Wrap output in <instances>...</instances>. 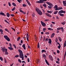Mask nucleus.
Instances as JSON below:
<instances>
[{
    "mask_svg": "<svg viewBox=\"0 0 66 66\" xmlns=\"http://www.w3.org/2000/svg\"><path fill=\"white\" fill-rule=\"evenodd\" d=\"M13 46L15 48V49H16V45H15L14 44H13Z\"/></svg>",
    "mask_w": 66,
    "mask_h": 66,
    "instance_id": "39",
    "label": "nucleus"
},
{
    "mask_svg": "<svg viewBox=\"0 0 66 66\" xmlns=\"http://www.w3.org/2000/svg\"><path fill=\"white\" fill-rule=\"evenodd\" d=\"M51 43H52V41L51 40V39H49V40L48 41V43L49 44H51Z\"/></svg>",
    "mask_w": 66,
    "mask_h": 66,
    "instance_id": "11",
    "label": "nucleus"
},
{
    "mask_svg": "<svg viewBox=\"0 0 66 66\" xmlns=\"http://www.w3.org/2000/svg\"><path fill=\"white\" fill-rule=\"evenodd\" d=\"M16 9V8L15 7H13V8L12 9V11H14Z\"/></svg>",
    "mask_w": 66,
    "mask_h": 66,
    "instance_id": "28",
    "label": "nucleus"
},
{
    "mask_svg": "<svg viewBox=\"0 0 66 66\" xmlns=\"http://www.w3.org/2000/svg\"><path fill=\"white\" fill-rule=\"evenodd\" d=\"M61 13H63V10H61L58 12V14H61Z\"/></svg>",
    "mask_w": 66,
    "mask_h": 66,
    "instance_id": "17",
    "label": "nucleus"
},
{
    "mask_svg": "<svg viewBox=\"0 0 66 66\" xmlns=\"http://www.w3.org/2000/svg\"><path fill=\"white\" fill-rule=\"evenodd\" d=\"M57 53H60V51L59 50H57Z\"/></svg>",
    "mask_w": 66,
    "mask_h": 66,
    "instance_id": "63",
    "label": "nucleus"
},
{
    "mask_svg": "<svg viewBox=\"0 0 66 66\" xmlns=\"http://www.w3.org/2000/svg\"><path fill=\"white\" fill-rule=\"evenodd\" d=\"M41 52L42 53H43V52H46V51L45 50H43L41 51Z\"/></svg>",
    "mask_w": 66,
    "mask_h": 66,
    "instance_id": "20",
    "label": "nucleus"
},
{
    "mask_svg": "<svg viewBox=\"0 0 66 66\" xmlns=\"http://www.w3.org/2000/svg\"><path fill=\"white\" fill-rule=\"evenodd\" d=\"M19 56V55H16L15 56V57H18Z\"/></svg>",
    "mask_w": 66,
    "mask_h": 66,
    "instance_id": "42",
    "label": "nucleus"
},
{
    "mask_svg": "<svg viewBox=\"0 0 66 66\" xmlns=\"http://www.w3.org/2000/svg\"><path fill=\"white\" fill-rule=\"evenodd\" d=\"M32 15V17H35V14L33 13Z\"/></svg>",
    "mask_w": 66,
    "mask_h": 66,
    "instance_id": "60",
    "label": "nucleus"
},
{
    "mask_svg": "<svg viewBox=\"0 0 66 66\" xmlns=\"http://www.w3.org/2000/svg\"><path fill=\"white\" fill-rule=\"evenodd\" d=\"M63 6H66V1H63Z\"/></svg>",
    "mask_w": 66,
    "mask_h": 66,
    "instance_id": "9",
    "label": "nucleus"
},
{
    "mask_svg": "<svg viewBox=\"0 0 66 66\" xmlns=\"http://www.w3.org/2000/svg\"><path fill=\"white\" fill-rule=\"evenodd\" d=\"M47 13H50V14H51V13H52V12H51H51L50 11H49L48 10H47Z\"/></svg>",
    "mask_w": 66,
    "mask_h": 66,
    "instance_id": "35",
    "label": "nucleus"
},
{
    "mask_svg": "<svg viewBox=\"0 0 66 66\" xmlns=\"http://www.w3.org/2000/svg\"><path fill=\"white\" fill-rule=\"evenodd\" d=\"M9 45L11 48H12V44H11L9 43Z\"/></svg>",
    "mask_w": 66,
    "mask_h": 66,
    "instance_id": "55",
    "label": "nucleus"
},
{
    "mask_svg": "<svg viewBox=\"0 0 66 66\" xmlns=\"http://www.w3.org/2000/svg\"><path fill=\"white\" fill-rule=\"evenodd\" d=\"M55 35V34L54 33H53V34H52L51 36V38H53V37Z\"/></svg>",
    "mask_w": 66,
    "mask_h": 66,
    "instance_id": "13",
    "label": "nucleus"
},
{
    "mask_svg": "<svg viewBox=\"0 0 66 66\" xmlns=\"http://www.w3.org/2000/svg\"><path fill=\"white\" fill-rule=\"evenodd\" d=\"M6 40L8 42H10V39L9 37L6 39Z\"/></svg>",
    "mask_w": 66,
    "mask_h": 66,
    "instance_id": "24",
    "label": "nucleus"
},
{
    "mask_svg": "<svg viewBox=\"0 0 66 66\" xmlns=\"http://www.w3.org/2000/svg\"><path fill=\"white\" fill-rule=\"evenodd\" d=\"M22 5L23 7H26V6H27V5H26L25 4H23Z\"/></svg>",
    "mask_w": 66,
    "mask_h": 66,
    "instance_id": "31",
    "label": "nucleus"
},
{
    "mask_svg": "<svg viewBox=\"0 0 66 66\" xmlns=\"http://www.w3.org/2000/svg\"><path fill=\"white\" fill-rule=\"evenodd\" d=\"M18 51L20 53L19 57L20 58L22 59V60H24V56H23V54L22 51L20 49H19Z\"/></svg>",
    "mask_w": 66,
    "mask_h": 66,
    "instance_id": "1",
    "label": "nucleus"
},
{
    "mask_svg": "<svg viewBox=\"0 0 66 66\" xmlns=\"http://www.w3.org/2000/svg\"><path fill=\"white\" fill-rule=\"evenodd\" d=\"M60 15L61 16H62V17H63V16H64V14H62L61 13H60Z\"/></svg>",
    "mask_w": 66,
    "mask_h": 66,
    "instance_id": "26",
    "label": "nucleus"
},
{
    "mask_svg": "<svg viewBox=\"0 0 66 66\" xmlns=\"http://www.w3.org/2000/svg\"><path fill=\"white\" fill-rule=\"evenodd\" d=\"M55 41L56 43L57 42V41H58V39H57V38L55 39Z\"/></svg>",
    "mask_w": 66,
    "mask_h": 66,
    "instance_id": "34",
    "label": "nucleus"
},
{
    "mask_svg": "<svg viewBox=\"0 0 66 66\" xmlns=\"http://www.w3.org/2000/svg\"><path fill=\"white\" fill-rule=\"evenodd\" d=\"M2 51L3 52H5V55H7V54H9V53L7 52V49L5 48L4 47H3L2 48Z\"/></svg>",
    "mask_w": 66,
    "mask_h": 66,
    "instance_id": "3",
    "label": "nucleus"
},
{
    "mask_svg": "<svg viewBox=\"0 0 66 66\" xmlns=\"http://www.w3.org/2000/svg\"><path fill=\"white\" fill-rule=\"evenodd\" d=\"M56 63H57V64H60V62H59V61H56Z\"/></svg>",
    "mask_w": 66,
    "mask_h": 66,
    "instance_id": "58",
    "label": "nucleus"
},
{
    "mask_svg": "<svg viewBox=\"0 0 66 66\" xmlns=\"http://www.w3.org/2000/svg\"><path fill=\"white\" fill-rule=\"evenodd\" d=\"M43 5L44 7H47L46 4H44Z\"/></svg>",
    "mask_w": 66,
    "mask_h": 66,
    "instance_id": "29",
    "label": "nucleus"
},
{
    "mask_svg": "<svg viewBox=\"0 0 66 66\" xmlns=\"http://www.w3.org/2000/svg\"><path fill=\"white\" fill-rule=\"evenodd\" d=\"M5 31H6L7 32H9V30L8 29H5Z\"/></svg>",
    "mask_w": 66,
    "mask_h": 66,
    "instance_id": "45",
    "label": "nucleus"
},
{
    "mask_svg": "<svg viewBox=\"0 0 66 66\" xmlns=\"http://www.w3.org/2000/svg\"><path fill=\"white\" fill-rule=\"evenodd\" d=\"M27 60L28 61V62H30V59L29 58H28L27 59Z\"/></svg>",
    "mask_w": 66,
    "mask_h": 66,
    "instance_id": "51",
    "label": "nucleus"
},
{
    "mask_svg": "<svg viewBox=\"0 0 66 66\" xmlns=\"http://www.w3.org/2000/svg\"><path fill=\"white\" fill-rule=\"evenodd\" d=\"M3 15L4 16H5V14H4V13L3 12H0V15Z\"/></svg>",
    "mask_w": 66,
    "mask_h": 66,
    "instance_id": "10",
    "label": "nucleus"
},
{
    "mask_svg": "<svg viewBox=\"0 0 66 66\" xmlns=\"http://www.w3.org/2000/svg\"><path fill=\"white\" fill-rule=\"evenodd\" d=\"M43 57H46V55L45 54H43Z\"/></svg>",
    "mask_w": 66,
    "mask_h": 66,
    "instance_id": "41",
    "label": "nucleus"
},
{
    "mask_svg": "<svg viewBox=\"0 0 66 66\" xmlns=\"http://www.w3.org/2000/svg\"><path fill=\"white\" fill-rule=\"evenodd\" d=\"M0 59L1 60V61H3V58L1 57H0Z\"/></svg>",
    "mask_w": 66,
    "mask_h": 66,
    "instance_id": "36",
    "label": "nucleus"
},
{
    "mask_svg": "<svg viewBox=\"0 0 66 66\" xmlns=\"http://www.w3.org/2000/svg\"><path fill=\"white\" fill-rule=\"evenodd\" d=\"M58 38L59 39V40L60 42H62V39L61 38V37H59Z\"/></svg>",
    "mask_w": 66,
    "mask_h": 66,
    "instance_id": "18",
    "label": "nucleus"
},
{
    "mask_svg": "<svg viewBox=\"0 0 66 66\" xmlns=\"http://www.w3.org/2000/svg\"><path fill=\"white\" fill-rule=\"evenodd\" d=\"M4 38H5V39H6L8 37V36L6 35L4 36Z\"/></svg>",
    "mask_w": 66,
    "mask_h": 66,
    "instance_id": "14",
    "label": "nucleus"
},
{
    "mask_svg": "<svg viewBox=\"0 0 66 66\" xmlns=\"http://www.w3.org/2000/svg\"><path fill=\"white\" fill-rule=\"evenodd\" d=\"M8 4L9 6H11V3H10V2H9L8 3Z\"/></svg>",
    "mask_w": 66,
    "mask_h": 66,
    "instance_id": "49",
    "label": "nucleus"
},
{
    "mask_svg": "<svg viewBox=\"0 0 66 66\" xmlns=\"http://www.w3.org/2000/svg\"><path fill=\"white\" fill-rule=\"evenodd\" d=\"M18 61L19 62H20V63H21V60H20V59H18Z\"/></svg>",
    "mask_w": 66,
    "mask_h": 66,
    "instance_id": "47",
    "label": "nucleus"
},
{
    "mask_svg": "<svg viewBox=\"0 0 66 66\" xmlns=\"http://www.w3.org/2000/svg\"><path fill=\"white\" fill-rule=\"evenodd\" d=\"M56 5H55V6L54 7V8H55L56 9V8H57L58 7Z\"/></svg>",
    "mask_w": 66,
    "mask_h": 66,
    "instance_id": "48",
    "label": "nucleus"
},
{
    "mask_svg": "<svg viewBox=\"0 0 66 66\" xmlns=\"http://www.w3.org/2000/svg\"><path fill=\"white\" fill-rule=\"evenodd\" d=\"M20 39V37H19L17 38V41H18Z\"/></svg>",
    "mask_w": 66,
    "mask_h": 66,
    "instance_id": "30",
    "label": "nucleus"
},
{
    "mask_svg": "<svg viewBox=\"0 0 66 66\" xmlns=\"http://www.w3.org/2000/svg\"><path fill=\"white\" fill-rule=\"evenodd\" d=\"M61 45H59V46H58V48H59V49H60L61 48Z\"/></svg>",
    "mask_w": 66,
    "mask_h": 66,
    "instance_id": "43",
    "label": "nucleus"
},
{
    "mask_svg": "<svg viewBox=\"0 0 66 66\" xmlns=\"http://www.w3.org/2000/svg\"><path fill=\"white\" fill-rule=\"evenodd\" d=\"M61 29H62V27H59V28H57V30H61Z\"/></svg>",
    "mask_w": 66,
    "mask_h": 66,
    "instance_id": "33",
    "label": "nucleus"
},
{
    "mask_svg": "<svg viewBox=\"0 0 66 66\" xmlns=\"http://www.w3.org/2000/svg\"><path fill=\"white\" fill-rule=\"evenodd\" d=\"M27 3L28 4H29V5H30V6H31V4H30V2H29V1H27Z\"/></svg>",
    "mask_w": 66,
    "mask_h": 66,
    "instance_id": "23",
    "label": "nucleus"
},
{
    "mask_svg": "<svg viewBox=\"0 0 66 66\" xmlns=\"http://www.w3.org/2000/svg\"><path fill=\"white\" fill-rule=\"evenodd\" d=\"M40 45H39V43H38V44L37 45V47L38 48H39Z\"/></svg>",
    "mask_w": 66,
    "mask_h": 66,
    "instance_id": "44",
    "label": "nucleus"
},
{
    "mask_svg": "<svg viewBox=\"0 0 66 66\" xmlns=\"http://www.w3.org/2000/svg\"><path fill=\"white\" fill-rule=\"evenodd\" d=\"M4 61H5V63H7V62H6V59H5V58H4Z\"/></svg>",
    "mask_w": 66,
    "mask_h": 66,
    "instance_id": "53",
    "label": "nucleus"
},
{
    "mask_svg": "<svg viewBox=\"0 0 66 66\" xmlns=\"http://www.w3.org/2000/svg\"><path fill=\"white\" fill-rule=\"evenodd\" d=\"M41 22L42 26H43V27H45L46 24H45V23L43 22L42 21H41Z\"/></svg>",
    "mask_w": 66,
    "mask_h": 66,
    "instance_id": "5",
    "label": "nucleus"
},
{
    "mask_svg": "<svg viewBox=\"0 0 66 66\" xmlns=\"http://www.w3.org/2000/svg\"><path fill=\"white\" fill-rule=\"evenodd\" d=\"M8 49H9L10 50H13V48H12V47H8Z\"/></svg>",
    "mask_w": 66,
    "mask_h": 66,
    "instance_id": "15",
    "label": "nucleus"
},
{
    "mask_svg": "<svg viewBox=\"0 0 66 66\" xmlns=\"http://www.w3.org/2000/svg\"><path fill=\"white\" fill-rule=\"evenodd\" d=\"M58 12V11H56L55 12H54V14H57V13Z\"/></svg>",
    "mask_w": 66,
    "mask_h": 66,
    "instance_id": "32",
    "label": "nucleus"
},
{
    "mask_svg": "<svg viewBox=\"0 0 66 66\" xmlns=\"http://www.w3.org/2000/svg\"><path fill=\"white\" fill-rule=\"evenodd\" d=\"M48 7L50 9H51V7H52L51 6H48Z\"/></svg>",
    "mask_w": 66,
    "mask_h": 66,
    "instance_id": "50",
    "label": "nucleus"
},
{
    "mask_svg": "<svg viewBox=\"0 0 66 66\" xmlns=\"http://www.w3.org/2000/svg\"><path fill=\"white\" fill-rule=\"evenodd\" d=\"M46 3L48 4V5H50V4L51 3L49 2H46Z\"/></svg>",
    "mask_w": 66,
    "mask_h": 66,
    "instance_id": "27",
    "label": "nucleus"
},
{
    "mask_svg": "<svg viewBox=\"0 0 66 66\" xmlns=\"http://www.w3.org/2000/svg\"><path fill=\"white\" fill-rule=\"evenodd\" d=\"M4 21H5V22H6L7 23H9V22H7V21L6 20H4Z\"/></svg>",
    "mask_w": 66,
    "mask_h": 66,
    "instance_id": "54",
    "label": "nucleus"
},
{
    "mask_svg": "<svg viewBox=\"0 0 66 66\" xmlns=\"http://www.w3.org/2000/svg\"><path fill=\"white\" fill-rule=\"evenodd\" d=\"M46 30V29L45 28H43V30L44 32H45V31Z\"/></svg>",
    "mask_w": 66,
    "mask_h": 66,
    "instance_id": "38",
    "label": "nucleus"
},
{
    "mask_svg": "<svg viewBox=\"0 0 66 66\" xmlns=\"http://www.w3.org/2000/svg\"><path fill=\"white\" fill-rule=\"evenodd\" d=\"M6 15H7V16L8 17H10V13H9L8 12L6 13Z\"/></svg>",
    "mask_w": 66,
    "mask_h": 66,
    "instance_id": "16",
    "label": "nucleus"
},
{
    "mask_svg": "<svg viewBox=\"0 0 66 66\" xmlns=\"http://www.w3.org/2000/svg\"><path fill=\"white\" fill-rule=\"evenodd\" d=\"M55 11H57V10H59V8H58V7L56 8L55 9Z\"/></svg>",
    "mask_w": 66,
    "mask_h": 66,
    "instance_id": "52",
    "label": "nucleus"
},
{
    "mask_svg": "<svg viewBox=\"0 0 66 66\" xmlns=\"http://www.w3.org/2000/svg\"><path fill=\"white\" fill-rule=\"evenodd\" d=\"M45 14V15H46V16H48V17H52L51 15H50V14H49V13H46Z\"/></svg>",
    "mask_w": 66,
    "mask_h": 66,
    "instance_id": "7",
    "label": "nucleus"
},
{
    "mask_svg": "<svg viewBox=\"0 0 66 66\" xmlns=\"http://www.w3.org/2000/svg\"><path fill=\"white\" fill-rule=\"evenodd\" d=\"M39 1H37L36 3H44V2L47 1V0H39Z\"/></svg>",
    "mask_w": 66,
    "mask_h": 66,
    "instance_id": "4",
    "label": "nucleus"
},
{
    "mask_svg": "<svg viewBox=\"0 0 66 66\" xmlns=\"http://www.w3.org/2000/svg\"><path fill=\"white\" fill-rule=\"evenodd\" d=\"M66 46V40L65 41V42H64V47H65Z\"/></svg>",
    "mask_w": 66,
    "mask_h": 66,
    "instance_id": "22",
    "label": "nucleus"
},
{
    "mask_svg": "<svg viewBox=\"0 0 66 66\" xmlns=\"http://www.w3.org/2000/svg\"><path fill=\"white\" fill-rule=\"evenodd\" d=\"M22 47L23 48V49L24 50H26V46H25V44H23L22 46Z\"/></svg>",
    "mask_w": 66,
    "mask_h": 66,
    "instance_id": "12",
    "label": "nucleus"
},
{
    "mask_svg": "<svg viewBox=\"0 0 66 66\" xmlns=\"http://www.w3.org/2000/svg\"><path fill=\"white\" fill-rule=\"evenodd\" d=\"M20 12H21V13H23V12L22 10H20Z\"/></svg>",
    "mask_w": 66,
    "mask_h": 66,
    "instance_id": "59",
    "label": "nucleus"
},
{
    "mask_svg": "<svg viewBox=\"0 0 66 66\" xmlns=\"http://www.w3.org/2000/svg\"><path fill=\"white\" fill-rule=\"evenodd\" d=\"M61 30V31H62V32L63 33V32H64V28H63V27H62Z\"/></svg>",
    "mask_w": 66,
    "mask_h": 66,
    "instance_id": "21",
    "label": "nucleus"
},
{
    "mask_svg": "<svg viewBox=\"0 0 66 66\" xmlns=\"http://www.w3.org/2000/svg\"><path fill=\"white\" fill-rule=\"evenodd\" d=\"M39 60L38 59V60H37V63L38 64L39 63Z\"/></svg>",
    "mask_w": 66,
    "mask_h": 66,
    "instance_id": "40",
    "label": "nucleus"
},
{
    "mask_svg": "<svg viewBox=\"0 0 66 66\" xmlns=\"http://www.w3.org/2000/svg\"><path fill=\"white\" fill-rule=\"evenodd\" d=\"M10 15L11 16H12V17H14V14H10Z\"/></svg>",
    "mask_w": 66,
    "mask_h": 66,
    "instance_id": "57",
    "label": "nucleus"
},
{
    "mask_svg": "<svg viewBox=\"0 0 66 66\" xmlns=\"http://www.w3.org/2000/svg\"><path fill=\"white\" fill-rule=\"evenodd\" d=\"M45 61L46 62V63H47L48 62V61H47V60L46 59L45 60Z\"/></svg>",
    "mask_w": 66,
    "mask_h": 66,
    "instance_id": "64",
    "label": "nucleus"
},
{
    "mask_svg": "<svg viewBox=\"0 0 66 66\" xmlns=\"http://www.w3.org/2000/svg\"><path fill=\"white\" fill-rule=\"evenodd\" d=\"M12 4L14 6H16V4L14 3H12Z\"/></svg>",
    "mask_w": 66,
    "mask_h": 66,
    "instance_id": "19",
    "label": "nucleus"
},
{
    "mask_svg": "<svg viewBox=\"0 0 66 66\" xmlns=\"http://www.w3.org/2000/svg\"><path fill=\"white\" fill-rule=\"evenodd\" d=\"M36 12L38 13L40 15H42L43 14V13L41 10H39L38 8L36 7Z\"/></svg>",
    "mask_w": 66,
    "mask_h": 66,
    "instance_id": "2",
    "label": "nucleus"
},
{
    "mask_svg": "<svg viewBox=\"0 0 66 66\" xmlns=\"http://www.w3.org/2000/svg\"><path fill=\"white\" fill-rule=\"evenodd\" d=\"M61 23V24H63V25H64L65 24V22H62Z\"/></svg>",
    "mask_w": 66,
    "mask_h": 66,
    "instance_id": "37",
    "label": "nucleus"
},
{
    "mask_svg": "<svg viewBox=\"0 0 66 66\" xmlns=\"http://www.w3.org/2000/svg\"><path fill=\"white\" fill-rule=\"evenodd\" d=\"M48 57L49 59L51 60V61H53V58H52V56H51V55H49Z\"/></svg>",
    "mask_w": 66,
    "mask_h": 66,
    "instance_id": "6",
    "label": "nucleus"
},
{
    "mask_svg": "<svg viewBox=\"0 0 66 66\" xmlns=\"http://www.w3.org/2000/svg\"><path fill=\"white\" fill-rule=\"evenodd\" d=\"M50 6H51L52 7H53V5L52 4V3H51L50 5Z\"/></svg>",
    "mask_w": 66,
    "mask_h": 66,
    "instance_id": "61",
    "label": "nucleus"
},
{
    "mask_svg": "<svg viewBox=\"0 0 66 66\" xmlns=\"http://www.w3.org/2000/svg\"><path fill=\"white\" fill-rule=\"evenodd\" d=\"M62 9H63V8L62 7H58L59 10H62Z\"/></svg>",
    "mask_w": 66,
    "mask_h": 66,
    "instance_id": "25",
    "label": "nucleus"
},
{
    "mask_svg": "<svg viewBox=\"0 0 66 66\" xmlns=\"http://www.w3.org/2000/svg\"><path fill=\"white\" fill-rule=\"evenodd\" d=\"M45 34H49V32H45Z\"/></svg>",
    "mask_w": 66,
    "mask_h": 66,
    "instance_id": "56",
    "label": "nucleus"
},
{
    "mask_svg": "<svg viewBox=\"0 0 66 66\" xmlns=\"http://www.w3.org/2000/svg\"><path fill=\"white\" fill-rule=\"evenodd\" d=\"M11 28L12 29V30H14V31H15V29L14 28H13V27H11Z\"/></svg>",
    "mask_w": 66,
    "mask_h": 66,
    "instance_id": "62",
    "label": "nucleus"
},
{
    "mask_svg": "<svg viewBox=\"0 0 66 66\" xmlns=\"http://www.w3.org/2000/svg\"><path fill=\"white\" fill-rule=\"evenodd\" d=\"M27 39L28 42H29V34H27Z\"/></svg>",
    "mask_w": 66,
    "mask_h": 66,
    "instance_id": "8",
    "label": "nucleus"
},
{
    "mask_svg": "<svg viewBox=\"0 0 66 66\" xmlns=\"http://www.w3.org/2000/svg\"><path fill=\"white\" fill-rule=\"evenodd\" d=\"M0 32H3V30L2 29H0Z\"/></svg>",
    "mask_w": 66,
    "mask_h": 66,
    "instance_id": "46",
    "label": "nucleus"
}]
</instances>
